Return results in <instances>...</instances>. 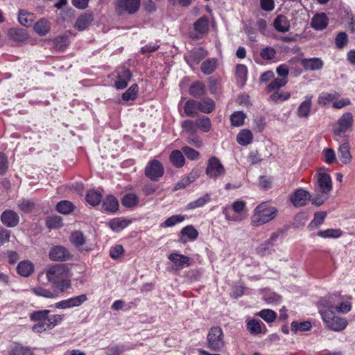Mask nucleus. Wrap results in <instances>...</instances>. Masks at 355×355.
<instances>
[{
	"instance_id": "nucleus-1",
	"label": "nucleus",
	"mask_w": 355,
	"mask_h": 355,
	"mask_svg": "<svg viewBox=\"0 0 355 355\" xmlns=\"http://www.w3.org/2000/svg\"><path fill=\"white\" fill-rule=\"evenodd\" d=\"M336 296L334 295H329L322 298L320 300V304L322 306L320 309V314L322 317L325 326L334 331H340L345 329L347 325V321L335 314L333 311L334 307V300Z\"/></svg>"
},
{
	"instance_id": "nucleus-2",
	"label": "nucleus",
	"mask_w": 355,
	"mask_h": 355,
	"mask_svg": "<svg viewBox=\"0 0 355 355\" xmlns=\"http://www.w3.org/2000/svg\"><path fill=\"white\" fill-rule=\"evenodd\" d=\"M50 310H41L33 312L30 315L31 321L37 322L32 327V330L35 333H42L47 330L53 329L60 324L63 320L64 315L55 314L49 315Z\"/></svg>"
},
{
	"instance_id": "nucleus-3",
	"label": "nucleus",
	"mask_w": 355,
	"mask_h": 355,
	"mask_svg": "<svg viewBox=\"0 0 355 355\" xmlns=\"http://www.w3.org/2000/svg\"><path fill=\"white\" fill-rule=\"evenodd\" d=\"M48 281L60 292H64L71 287L69 271L64 264H56L46 272Z\"/></svg>"
},
{
	"instance_id": "nucleus-4",
	"label": "nucleus",
	"mask_w": 355,
	"mask_h": 355,
	"mask_svg": "<svg viewBox=\"0 0 355 355\" xmlns=\"http://www.w3.org/2000/svg\"><path fill=\"white\" fill-rule=\"evenodd\" d=\"M277 212L276 208L269 206L266 202H263L254 209L251 218V225L253 227L264 225L275 218L277 216Z\"/></svg>"
},
{
	"instance_id": "nucleus-5",
	"label": "nucleus",
	"mask_w": 355,
	"mask_h": 355,
	"mask_svg": "<svg viewBox=\"0 0 355 355\" xmlns=\"http://www.w3.org/2000/svg\"><path fill=\"white\" fill-rule=\"evenodd\" d=\"M207 345L212 350L220 352L225 347L224 334L219 327L210 329L207 334Z\"/></svg>"
},
{
	"instance_id": "nucleus-6",
	"label": "nucleus",
	"mask_w": 355,
	"mask_h": 355,
	"mask_svg": "<svg viewBox=\"0 0 355 355\" xmlns=\"http://www.w3.org/2000/svg\"><path fill=\"white\" fill-rule=\"evenodd\" d=\"M225 169L220 161L216 157L208 159L205 173L211 179H217L225 174Z\"/></svg>"
},
{
	"instance_id": "nucleus-7",
	"label": "nucleus",
	"mask_w": 355,
	"mask_h": 355,
	"mask_svg": "<svg viewBox=\"0 0 355 355\" xmlns=\"http://www.w3.org/2000/svg\"><path fill=\"white\" fill-rule=\"evenodd\" d=\"M164 173V168L162 164L157 160L153 159L148 162L145 168L146 176L153 181H158Z\"/></svg>"
},
{
	"instance_id": "nucleus-8",
	"label": "nucleus",
	"mask_w": 355,
	"mask_h": 355,
	"mask_svg": "<svg viewBox=\"0 0 355 355\" xmlns=\"http://www.w3.org/2000/svg\"><path fill=\"white\" fill-rule=\"evenodd\" d=\"M140 3L141 0H116V11L120 15L135 14L138 11Z\"/></svg>"
},
{
	"instance_id": "nucleus-9",
	"label": "nucleus",
	"mask_w": 355,
	"mask_h": 355,
	"mask_svg": "<svg viewBox=\"0 0 355 355\" xmlns=\"http://www.w3.org/2000/svg\"><path fill=\"white\" fill-rule=\"evenodd\" d=\"M338 128L334 129V133L337 136L342 135L347 131H350L354 124V117L351 112L343 114L337 121Z\"/></svg>"
},
{
	"instance_id": "nucleus-10",
	"label": "nucleus",
	"mask_w": 355,
	"mask_h": 355,
	"mask_svg": "<svg viewBox=\"0 0 355 355\" xmlns=\"http://www.w3.org/2000/svg\"><path fill=\"white\" fill-rule=\"evenodd\" d=\"M207 55V51L204 50L202 48H194L185 54L184 59L189 66L193 67V65L198 64Z\"/></svg>"
},
{
	"instance_id": "nucleus-11",
	"label": "nucleus",
	"mask_w": 355,
	"mask_h": 355,
	"mask_svg": "<svg viewBox=\"0 0 355 355\" xmlns=\"http://www.w3.org/2000/svg\"><path fill=\"white\" fill-rule=\"evenodd\" d=\"M19 220V214L12 209H6L1 215V221L7 227L17 226Z\"/></svg>"
},
{
	"instance_id": "nucleus-12",
	"label": "nucleus",
	"mask_w": 355,
	"mask_h": 355,
	"mask_svg": "<svg viewBox=\"0 0 355 355\" xmlns=\"http://www.w3.org/2000/svg\"><path fill=\"white\" fill-rule=\"evenodd\" d=\"M311 194L303 189H297L290 198L291 202L295 207H302L310 199Z\"/></svg>"
},
{
	"instance_id": "nucleus-13",
	"label": "nucleus",
	"mask_w": 355,
	"mask_h": 355,
	"mask_svg": "<svg viewBox=\"0 0 355 355\" xmlns=\"http://www.w3.org/2000/svg\"><path fill=\"white\" fill-rule=\"evenodd\" d=\"M71 257L68 250L61 245L53 247L49 252V258L53 261H65Z\"/></svg>"
},
{
	"instance_id": "nucleus-14",
	"label": "nucleus",
	"mask_w": 355,
	"mask_h": 355,
	"mask_svg": "<svg viewBox=\"0 0 355 355\" xmlns=\"http://www.w3.org/2000/svg\"><path fill=\"white\" fill-rule=\"evenodd\" d=\"M318 184L320 193L327 195L332 189L330 175L325 173H320L318 177Z\"/></svg>"
},
{
	"instance_id": "nucleus-15",
	"label": "nucleus",
	"mask_w": 355,
	"mask_h": 355,
	"mask_svg": "<svg viewBox=\"0 0 355 355\" xmlns=\"http://www.w3.org/2000/svg\"><path fill=\"white\" fill-rule=\"evenodd\" d=\"M312 96H306L304 100L300 104L296 112L299 118L308 119L309 117L312 107Z\"/></svg>"
},
{
	"instance_id": "nucleus-16",
	"label": "nucleus",
	"mask_w": 355,
	"mask_h": 355,
	"mask_svg": "<svg viewBox=\"0 0 355 355\" xmlns=\"http://www.w3.org/2000/svg\"><path fill=\"white\" fill-rule=\"evenodd\" d=\"M168 258L175 265L177 270L182 269L191 265L190 258L183 254L172 253Z\"/></svg>"
},
{
	"instance_id": "nucleus-17",
	"label": "nucleus",
	"mask_w": 355,
	"mask_h": 355,
	"mask_svg": "<svg viewBox=\"0 0 355 355\" xmlns=\"http://www.w3.org/2000/svg\"><path fill=\"white\" fill-rule=\"evenodd\" d=\"M301 64L304 69L308 71L321 70L324 66V62L319 58H304Z\"/></svg>"
},
{
	"instance_id": "nucleus-18",
	"label": "nucleus",
	"mask_w": 355,
	"mask_h": 355,
	"mask_svg": "<svg viewBox=\"0 0 355 355\" xmlns=\"http://www.w3.org/2000/svg\"><path fill=\"white\" fill-rule=\"evenodd\" d=\"M329 19L326 14L321 12L315 14L311 19V26L316 31H322L326 28Z\"/></svg>"
},
{
	"instance_id": "nucleus-19",
	"label": "nucleus",
	"mask_w": 355,
	"mask_h": 355,
	"mask_svg": "<svg viewBox=\"0 0 355 355\" xmlns=\"http://www.w3.org/2000/svg\"><path fill=\"white\" fill-rule=\"evenodd\" d=\"M94 20L92 13L85 12L76 19L74 27L79 31L86 30Z\"/></svg>"
},
{
	"instance_id": "nucleus-20",
	"label": "nucleus",
	"mask_w": 355,
	"mask_h": 355,
	"mask_svg": "<svg viewBox=\"0 0 355 355\" xmlns=\"http://www.w3.org/2000/svg\"><path fill=\"white\" fill-rule=\"evenodd\" d=\"M338 155L340 162L344 164H348L351 162L352 156L350 153L349 144L347 140L340 145L338 149Z\"/></svg>"
},
{
	"instance_id": "nucleus-21",
	"label": "nucleus",
	"mask_w": 355,
	"mask_h": 355,
	"mask_svg": "<svg viewBox=\"0 0 355 355\" xmlns=\"http://www.w3.org/2000/svg\"><path fill=\"white\" fill-rule=\"evenodd\" d=\"M30 291L38 297H43L47 299H55L59 296L58 291L47 289L42 286L31 288Z\"/></svg>"
},
{
	"instance_id": "nucleus-22",
	"label": "nucleus",
	"mask_w": 355,
	"mask_h": 355,
	"mask_svg": "<svg viewBox=\"0 0 355 355\" xmlns=\"http://www.w3.org/2000/svg\"><path fill=\"white\" fill-rule=\"evenodd\" d=\"M8 36L9 39L17 42H24L28 38V33L24 28H12L9 29Z\"/></svg>"
},
{
	"instance_id": "nucleus-23",
	"label": "nucleus",
	"mask_w": 355,
	"mask_h": 355,
	"mask_svg": "<svg viewBox=\"0 0 355 355\" xmlns=\"http://www.w3.org/2000/svg\"><path fill=\"white\" fill-rule=\"evenodd\" d=\"M273 26L275 29L280 33L288 32L291 26L289 20L283 15H279L275 19Z\"/></svg>"
},
{
	"instance_id": "nucleus-24",
	"label": "nucleus",
	"mask_w": 355,
	"mask_h": 355,
	"mask_svg": "<svg viewBox=\"0 0 355 355\" xmlns=\"http://www.w3.org/2000/svg\"><path fill=\"white\" fill-rule=\"evenodd\" d=\"M131 77V71L129 69H123V71L117 76L116 80L115 81L116 88L118 89L125 88Z\"/></svg>"
},
{
	"instance_id": "nucleus-25",
	"label": "nucleus",
	"mask_w": 355,
	"mask_h": 355,
	"mask_svg": "<svg viewBox=\"0 0 355 355\" xmlns=\"http://www.w3.org/2000/svg\"><path fill=\"white\" fill-rule=\"evenodd\" d=\"M198 110L205 114L211 113L216 107L214 100L210 98H204L201 101H198Z\"/></svg>"
},
{
	"instance_id": "nucleus-26",
	"label": "nucleus",
	"mask_w": 355,
	"mask_h": 355,
	"mask_svg": "<svg viewBox=\"0 0 355 355\" xmlns=\"http://www.w3.org/2000/svg\"><path fill=\"white\" fill-rule=\"evenodd\" d=\"M197 129H200L203 132H209L211 128L210 119L205 115H200L196 119Z\"/></svg>"
},
{
	"instance_id": "nucleus-27",
	"label": "nucleus",
	"mask_w": 355,
	"mask_h": 355,
	"mask_svg": "<svg viewBox=\"0 0 355 355\" xmlns=\"http://www.w3.org/2000/svg\"><path fill=\"white\" fill-rule=\"evenodd\" d=\"M119 205L117 199L113 196H108L103 201V208L110 212H116Z\"/></svg>"
},
{
	"instance_id": "nucleus-28",
	"label": "nucleus",
	"mask_w": 355,
	"mask_h": 355,
	"mask_svg": "<svg viewBox=\"0 0 355 355\" xmlns=\"http://www.w3.org/2000/svg\"><path fill=\"white\" fill-rule=\"evenodd\" d=\"M17 270L21 276L28 277L33 272L34 266L31 262L24 261L18 264Z\"/></svg>"
},
{
	"instance_id": "nucleus-29",
	"label": "nucleus",
	"mask_w": 355,
	"mask_h": 355,
	"mask_svg": "<svg viewBox=\"0 0 355 355\" xmlns=\"http://www.w3.org/2000/svg\"><path fill=\"white\" fill-rule=\"evenodd\" d=\"M253 135L248 129L241 130L236 136L237 142L242 146H247L252 141Z\"/></svg>"
},
{
	"instance_id": "nucleus-30",
	"label": "nucleus",
	"mask_w": 355,
	"mask_h": 355,
	"mask_svg": "<svg viewBox=\"0 0 355 355\" xmlns=\"http://www.w3.org/2000/svg\"><path fill=\"white\" fill-rule=\"evenodd\" d=\"M182 153L179 150H174L169 156L171 162L177 168L182 167L185 163V159Z\"/></svg>"
},
{
	"instance_id": "nucleus-31",
	"label": "nucleus",
	"mask_w": 355,
	"mask_h": 355,
	"mask_svg": "<svg viewBox=\"0 0 355 355\" xmlns=\"http://www.w3.org/2000/svg\"><path fill=\"white\" fill-rule=\"evenodd\" d=\"M206 92V87L202 82L197 81L191 84L189 88V94L195 98H200Z\"/></svg>"
},
{
	"instance_id": "nucleus-32",
	"label": "nucleus",
	"mask_w": 355,
	"mask_h": 355,
	"mask_svg": "<svg viewBox=\"0 0 355 355\" xmlns=\"http://www.w3.org/2000/svg\"><path fill=\"white\" fill-rule=\"evenodd\" d=\"M335 295V294H334ZM336 297L334 298V307L333 311H336L338 313L345 314L351 311L352 304L349 302H338L339 296L336 295Z\"/></svg>"
},
{
	"instance_id": "nucleus-33",
	"label": "nucleus",
	"mask_w": 355,
	"mask_h": 355,
	"mask_svg": "<svg viewBox=\"0 0 355 355\" xmlns=\"http://www.w3.org/2000/svg\"><path fill=\"white\" fill-rule=\"evenodd\" d=\"M34 30L38 35H45L50 31V24L44 18H42L35 24Z\"/></svg>"
},
{
	"instance_id": "nucleus-34",
	"label": "nucleus",
	"mask_w": 355,
	"mask_h": 355,
	"mask_svg": "<svg viewBox=\"0 0 355 355\" xmlns=\"http://www.w3.org/2000/svg\"><path fill=\"white\" fill-rule=\"evenodd\" d=\"M209 20L207 17L202 16L194 23V30L200 34H205L209 30Z\"/></svg>"
},
{
	"instance_id": "nucleus-35",
	"label": "nucleus",
	"mask_w": 355,
	"mask_h": 355,
	"mask_svg": "<svg viewBox=\"0 0 355 355\" xmlns=\"http://www.w3.org/2000/svg\"><path fill=\"white\" fill-rule=\"evenodd\" d=\"M342 230L339 228H331L325 230H320L317 235L323 239H338L342 235Z\"/></svg>"
},
{
	"instance_id": "nucleus-36",
	"label": "nucleus",
	"mask_w": 355,
	"mask_h": 355,
	"mask_svg": "<svg viewBox=\"0 0 355 355\" xmlns=\"http://www.w3.org/2000/svg\"><path fill=\"white\" fill-rule=\"evenodd\" d=\"M217 60L215 58L207 59L204 61L200 67L202 72L205 75L211 74L216 69Z\"/></svg>"
},
{
	"instance_id": "nucleus-37",
	"label": "nucleus",
	"mask_w": 355,
	"mask_h": 355,
	"mask_svg": "<svg viewBox=\"0 0 355 355\" xmlns=\"http://www.w3.org/2000/svg\"><path fill=\"white\" fill-rule=\"evenodd\" d=\"M9 355H34L30 348L20 344H15L9 349Z\"/></svg>"
},
{
	"instance_id": "nucleus-38",
	"label": "nucleus",
	"mask_w": 355,
	"mask_h": 355,
	"mask_svg": "<svg viewBox=\"0 0 355 355\" xmlns=\"http://www.w3.org/2000/svg\"><path fill=\"white\" fill-rule=\"evenodd\" d=\"M130 223V220L121 219V218H114L109 223V225L110 228L116 232H121L124 228L128 227Z\"/></svg>"
},
{
	"instance_id": "nucleus-39",
	"label": "nucleus",
	"mask_w": 355,
	"mask_h": 355,
	"mask_svg": "<svg viewBox=\"0 0 355 355\" xmlns=\"http://www.w3.org/2000/svg\"><path fill=\"white\" fill-rule=\"evenodd\" d=\"M18 20L22 26L29 27L33 24L34 15L24 10H20L18 15Z\"/></svg>"
},
{
	"instance_id": "nucleus-40",
	"label": "nucleus",
	"mask_w": 355,
	"mask_h": 355,
	"mask_svg": "<svg viewBox=\"0 0 355 355\" xmlns=\"http://www.w3.org/2000/svg\"><path fill=\"white\" fill-rule=\"evenodd\" d=\"M198 110V101L193 99L188 100L184 105V113L187 116H193Z\"/></svg>"
},
{
	"instance_id": "nucleus-41",
	"label": "nucleus",
	"mask_w": 355,
	"mask_h": 355,
	"mask_svg": "<svg viewBox=\"0 0 355 355\" xmlns=\"http://www.w3.org/2000/svg\"><path fill=\"white\" fill-rule=\"evenodd\" d=\"M211 200L210 195L206 193L205 196L200 197L198 199L189 202L187 206V209H194L204 206L206 203Z\"/></svg>"
},
{
	"instance_id": "nucleus-42",
	"label": "nucleus",
	"mask_w": 355,
	"mask_h": 355,
	"mask_svg": "<svg viewBox=\"0 0 355 355\" xmlns=\"http://www.w3.org/2000/svg\"><path fill=\"white\" fill-rule=\"evenodd\" d=\"M102 199V196L98 191L91 189L86 195L87 202L92 206H96L99 204Z\"/></svg>"
},
{
	"instance_id": "nucleus-43",
	"label": "nucleus",
	"mask_w": 355,
	"mask_h": 355,
	"mask_svg": "<svg viewBox=\"0 0 355 355\" xmlns=\"http://www.w3.org/2000/svg\"><path fill=\"white\" fill-rule=\"evenodd\" d=\"M246 114L242 111L234 112L230 116L231 123L233 126L239 127L243 125Z\"/></svg>"
},
{
	"instance_id": "nucleus-44",
	"label": "nucleus",
	"mask_w": 355,
	"mask_h": 355,
	"mask_svg": "<svg viewBox=\"0 0 355 355\" xmlns=\"http://www.w3.org/2000/svg\"><path fill=\"white\" fill-rule=\"evenodd\" d=\"M74 205L68 200H62L56 205V209L58 212L63 214H69L73 211Z\"/></svg>"
},
{
	"instance_id": "nucleus-45",
	"label": "nucleus",
	"mask_w": 355,
	"mask_h": 355,
	"mask_svg": "<svg viewBox=\"0 0 355 355\" xmlns=\"http://www.w3.org/2000/svg\"><path fill=\"white\" fill-rule=\"evenodd\" d=\"M261 323L260 320L256 319L250 320L247 323V329L251 334L257 335L261 333Z\"/></svg>"
},
{
	"instance_id": "nucleus-46",
	"label": "nucleus",
	"mask_w": 355,
	"mask_h": 355,
	"mask_svg": "<svg viewBox=\"0 0 355 355\" xmlns=\"http://www.w3.org/2000/svg\"><path fill=\"white\" fill-rule=\"evenodd\" d=\"M339 94L337 92H322L318 96V103L320 105H326L337 98Z\"/></svg>"
},
{
	"instance_id": "nucleus-47",
	"label": "nucleus",
	"mask_w": 355,
	"mask_h": 355,
	"mask_svg": "<svg viewBox=\"0 0 355 355\" xmlns=\"http://www.w3.org/2000/svg\"><path fill=\"white\" fill-rule=\"evenodd\" d=\"M311 327L312 324L309 321H304L300 323L296 321H293L291 324V331L293 332H296L297 330L302 331H309Z\"/></svg>"
},
{
	"instance_id": "nucleus-48",
	"label": "nucleus",
	"mask_w": 355,
	"mask_h": 355,
	"mask_svg": "<svg viewBox=\"0 0 355 355\" xmlns=\"http://www.w3.org/2000/svg\"><path fill=\"white\" fill-rule=\"evenodd\" d=\"M287 83L288 80H286L285 78H277L267 86V90L269 92H271L272 91L279 89V88L285 86Z\"/></svg>"
},
{
	"instance_id": "nucleus-49",
	"label": "nucleus",
	"mask_w": 355,
	"mask_h": 355,
	"mask_svg": "<svg viewBox=\"0 0 355 355\" xmlns=\"http://www.w3.org/2000/svg\"><path fill=\"white\" fill-rule=\"evenodd\" d=\"M70 241L76 247L79 248L85 243V239L82 232L76 231L71 234L70 236Z\"/></svg>"
},
{
	"instance_id": "nucleus-50",
	"label": "nucleus",
	"mask_w": 355,
	"mask_h": 355,
	"mask_svg": "<svg viewBox=\"0 0 355 355\" xmlns=\"http://www.w3.org/2000/svg\"><path fill=\"white\" fill-rule=\"evenodd\" d=\"M138 93V85L133 84L131 87L125 91L123 95L122 98L125 101L135 100Z\"/></svg>"
},
{
	"instance_id": "nucleus-51",
	"label": "nucleus",
	"mask_w": 355,
	"mask_h": 355,
	"mask_svg": "<svg viewBox=\"0 0 355 355\" xmlns=\"http://www.w3.org/2000/svg\"><path fill=\"white\" fill-rule=\"evenodd\" d=\"M138 197L135 193H128L122 199V205L125 207H132L138 203Z\"/></svg>"
},
{
	"instance_id": "nucleus-52",
	"label": "nucleus",
	"mask_w": 355,
	"mask_h": 355,
	"mask_svg": "<svg viewBox=\"0 0 355 355\" xmlns=\"http://www.w3.org/2000/svg\"><path fill=\"white\" fill-rule=\"evenodd\" d=\"M180 234L183 236H187L191 240H195L198 236V231L194 228L193 225H187L184 227L180 232Z\"/></svg>"
},
{
	"instance_id": "nucleus-53",
	"label": "nucleus",
	"mask_w": 355,
	"mask_h": 355,
	"mask_svg": "<svg viewBox=\"0 0 355 355\" xmlns=\"http://www.w3.org/2000/svg\"><path fill=\"white\" fill-rule=\"evenodd\" d=\"M257 315L267 322H272L277 318V313L271 309H263L257 313Z\"/></svg>"
},
{
	"instance_id": "nucleus-54",
	"label": "nucleus",
	"mask_w": 355,
	"mask_h": 355,
	"mask_svg": "<svg viewBox=\"0 0 355 355\" xmlns=\"http://www.w3.org/2000/svg\"><path fill=\"white\" fill-rule=\"evenodd\" d=\"M327 216L326 211H317L314 214V217L312 221L311 222L309 226L312 227H318L320 226L324 220L325 217Z\"/></svg>"
},
{
	"instance_id": "nucleus-55",
	"label": "nucleus",
	"mask_w": 355,
	"mask_h": 355,
	"mask_svg": "<svg viewBox=\"0 0 355 355\" xmlns=\"http://www.w3.org/2000/svg\"><path fill=\"white\" fill-rule=\"evenodd\" d=\"M132 349L125 345H114L109 347L106 350V355H121L123 352Z\"/></svg>"
},
{
	"instance_id": "nucleus-56",
	"label": "nucleus",
	"mask_w": 355,
	"mask_h": 355,
	"mask_svg": "<svg viewBox=\"0 0 355 355\" xmlns=\"http://www.w3.org/2000/svg\"><path fill=\"white\" fill-rule=\"evenodd\" d=\"M291 97V94L288 92L283 91L280 93L277 92H273L270 96V98L271 101H272L275 103H279L285 101Z\"/></svg>"
},
{
	"instance_id": "nucleus-57",
	"label": "nucleus",
	"mask_w": 355,
	"mask_h": 355,
	"mask_svg": "<svg viewBox=\"0 0 355 355\" xmlns=\"http://www.w3.org/2000/svg\"><path fill=\"white\" fill-rule=\"evenodd\" d=\"M272 248V245L265 241L257 248V252L261 257L268 256L272 254L273 251Z\"/></svg>"
},
{
	"instance_id": "nucleus-58",
	"label": "nucleus",
	"mask_w": 355,
	"mask_h": 355,
	"mask_svg": "<svg viewBox=\"0 0 355 355\" xmlns=\"http://www.w3.org/2000/svg\"><path fill=\"white\" fill-rule=\"evenodd\" d=\"M46 225L50 229H56L62 226L61 217L58 216H49L46 218Z\"/></svg>"
},
{
	"instance_id": "nucleus-59",
	"label": "nucleus",
	"mask_w": 355,
	"mask_h": 355,
	"mask_svg": "<svg viewBox=\"0 0 355 355\" xmlns=\"http://www.w3.org/2000/svg\"><path fill=\"white\" fill-rule=\"evenodd\" d=\"M184 220V216L182 215H173L168 218L164 223L161 225L162 227H173L178 223H181Z\"/></svg>"
},
{
	"instance_id": "nucleus-60",
	"label": "nucleus",
	"mask_w": 355,
	"mask_h": 355,
	"mask_svg": "<svg viewBox=\"0 0 355 355\" xmlns=\"http://www.w3.org/2000/svg\"><path fill=\"white\" fill-rule=\"evenodd\" d=\"M323 155L324 161L328 164H331L336 162V153L332 148L324 149Z\"/></svg>"
},
{
	"instance_id": "nucleus-61",
	"label": "nucleus",
	"mask_w": 355,
	"mask_h": 355,
	"mask_svg": "<svg viewBox=\"0 0 355 355\" xmlns=\"http://www.w3.org/2000/svg\"><path fill=\"white\" fill-rule=\"evenodd\" d=\"M348 36L345 32H340L335 39V43L338 49H343L347 43Z\"/></svg>"
},
{
	"instance_id": "nucleus-62",
	"label": "nucleus",
	"mask_w": 355,
	"mask_h": 355,
	"mask_svg": "<svg viewBox=\"0 0 355 355\" xmlns=\"http://www.w3.org/2000/svg\"><path fill=\"white\" fill-rule=\"evenodd\" d=\"M182 151L187 156V157L191 160L198 159L200 156V153L197 150L191 148L189 146L182 147Z\"/></svg>"
},
{
	"instance_id": "nucleus-63",
	"label": "nucleus",
	"mask_w": 355,
	"mask_h": 355,
	"mask_svg": "<svg viewBox=\"0 0 355 355\" xmlns=\"http://www.w3.org/2000/svg\"><path fill=\"white\" fill-rule=\"evenodd\" d=\"M236 75L241 81L245 82L248 75L247 67L244 64H238L236 67Z\"/></svg>"
},
{
	"instance_id": "nucleus-64",
	"label": "nucleus",
	"mask_w": 355,
	"mask_h": 355,
	"mask_svg": "<svg viewBox=\"0 0 355 355\" xmlns=\"http://www.w3.org/2000/svg\"><path fill=\"white\" fill-rule=\"evenodd\" d=\"M275 55L276 51L270 46L263 48L260 52V55L263 60H271L275 58Z\"/></svg>"
}]
</instances>
